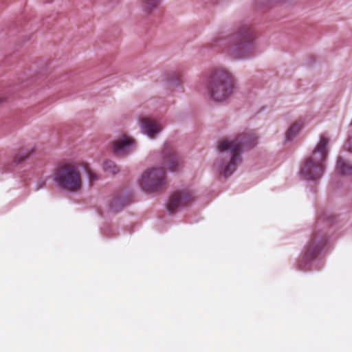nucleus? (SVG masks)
<instances>
[{"mask_svg":"<svg viewBox=\"0 0 352 352\" xmlns=\"http://www.w3.org/2000/svg\"><path fill=\"white\" fill-rule=\"evenodd\" d=\"M254 133L245 132L233 138L221 140L217 146L219 162L218 169L224 177L230 176L241 162L243 148H250L257 142Z\"/></svg>","mask_w":352,"mask_h":352,"instance_id":"f257e3e1","label":"nucleus"},{"mask_svg":"<svg viewBox=\"0 0 352 352\" xmlns=\"http://www.w3.org/2000/svg\"><path fill=\"white\" fill-rule=\"evenodd\" d=\"M205 94L212 102L221 104L228 102L234 95L236 79L225 67L211 69L205 76Z\"/></svg>","mask_w":352,"mask_h":352,"instance_id":"f03ea898","label":"nucleus"},{"mask_svg":"<svg viewBox=\"0 0 352 352\" xmlns=\"http://www.w3.org/2000/svg\"><path fill=\"white\" fill-rule=\"evenodd\" d=\"M227 54L233 59H250L257 56L259 51L258 34L250 25L239 26L229 38Z\"/></svg>","mask_w":352,"mask_h":352,"instance_id":"7ed1b4c3","label":"nucleus"},{"mask_svg":"<svg viewBox=\"0 0 352 352\" xmlns=\"http://www.w3.org/2000/svg\"><path fill=\"white\" fill-rule=\"evenodd\" d=\"M329 140L321 135L319 142L302 161L300 176L307 181H316L321 178L324 168L325 161L329 152Z\"/></svg>","mask_w":352,"mask_h":352,"instance_id":"20e7f679","label":"nucleus"},{"mask_svg":"<svg viewBox=\"0 0 352 352\" xmlns=\"http://www.w3.org/2000/svg\"><path fill=\"white\" fill-rule=\"evenodd\" d=\"M53 180L57 187L67 192H78L82 188L79 166L75 163H63L54 172Z\"/></svg>","mask_w":352,"mask_h":352,"instance_id":"39448f33","label":"nucleus"},{"mask_svg":"<svg viewBox=\"0 0 352 352\" xmlns=\"http://www.w3.org/2000/svg\"><path fill=\"white\" fill-rule=\"evenodd\" d=\"M165 182V171L162 168L152 167L142 173L139 179V185L142 190L151 192L162 187Z\"/></svg>","mask_w":352,"mask_h":352,"instance_id":"423d86ee","label":"nucleus"},{"mask_svg":"<svg viewBox=\"0 0 352 352\" xmlns=\"http://www.w3.org/2000/svg\"><path fill=\"white\" fill-rule=\"evenodd\" d=\"M195 198V193L190 190L184 189L177 191L170 197L167 208L169 212H173L192 203Z\"/></svg>","mask_w":352,"mask_h":352,"instance_id":"0eeeda50","label":"nucleus"},{"mask_svg":"<svg viewBox=\"0 0 352 352\" xmlns=\"http://www.w3.org/2000/svg\"><path fill=\"white\" fill-rule=\"evenodd\" d=\"M135 144V141L133 138L123 135L113 142V151L118 156H126L133 151Z\"/></svg>","mask_w":352,"mask_h":352,"instance_id":"6e6552de","label":"nucleus"},{"mask_svg":"<svg viewBox=\"0 0 352 352\" xmlns=\"http://www.w3.org/2000/svg\"><path fill=\"white\" fill-rule=\"evenodd\" d=\"M142 131L150 138H154L162 129L160 124L148 118H142L138 121Z\"/></svg>","mask_w":352,"mask_h":352,"instance_id":"1a4fd4ad","label":"nucleus"},{"mask_svg":"<svg viewBox=\"0 0 352 352\" xmlns=\"http://www.w3.org/2000/svg\"><path fill=\"white\" fill-rule=\"evenodd\" d=\"M164 162L167 168L171 171H176L183 166V160L172 149L164 151Z\"/></svg>","mask_w":352,"mask_h":352,"instance_id":"9d476101","label":"nucleus"},{"mask_svg":"<svg viewBox=\"0 0 352 352\" xmlns=\"http://www.w3.org/2000/svg\"><path fill=\"white\" fill-rule=\"evenodd\" d=\"M34 153V148L32 147H24L18 150L15 154L13 162L16 164H22L26 161Z\"/></svg>","mask_w":352,"mask_h":352,"instance_id":"9b49d317","label":"nucleus"},{"mask_svg":"<svg viewBox=\"0 0 352 352\" xmlns=\"http://www.w3.org/2000/svg\"><path fill=\"white\" fill-rule=\"evenodd\" d=\"M336 170L342 175L352 176V164L342 157H339L337 162Z\"/></svg>","mask_w":352,"mask_h":352,"instance_id":"f8f14e48","label":"nucleus"},{"mask_svg":"<svg viewBox=\"0 0 352 352\" xmlns=\"http://www.w3.org/2000/svg\"><path fill=\"white\" fill-rule=\"evenodd\" d=\"M302 126L303 124L302 122H294L292 124L285 132V141L289 142L294 140L298 135Z\"/></svg>","mask_w":352,"mask_h":352,"instance_id":"ddd939ff","label":"nucleus"},{"mask_svg":"<svg viewBox=\"0 0 352 352\" xmlns=\"http://www.w3.org/2000/svg\"><path fill=\"white\" fill-rule=\"evenodd\" d=\"M162 0H142V10L146 14H151L160 4Z\"/></svg>","mask_w":352,"mask_h":352,"instance_id":"4468645a","label":"nucleus"},{"mask_svg":"<svg viewBox=\"0 0 352 352\" xmlns=\"http://www.w3.org/2000/svg\"><path fill=\"white\" fill-rule=\"evenodd\" d=\"M103 168L105 171L112 175L116 174L119 172V167L112 161L106 160L103 163Z\"/></svg>","mask_w":352,"mask_h":352,"instance_id":"2eb2a0df","label":"nucleus"},{"mask_svg":"<svg viewBox=\"0 0 352 352\" xmlns=\"http://www.w3.org/2000/svg\"><path fill=\"white\" fill-rule=\"evenodd\" d=\"M320 248L313 242L307 249L305 256L307 259H311L318 252Z\"/></svg>","mask_w":352,"mask_h":352,"instance_id":"dca6fc26","label":"nucleus"},{"mask_svg":"<svg viewBox=\"0 0 352 352\" xmlns=\"http://www.w3.org/2000/svg\"><path fill=\"white\" fill-rule=\"evenodd\" d=\"M123 206L124 204L119 199L112 200L109 205L111 210L113 212H117L118 209Z\"/></svg>","mask_w":352,"mask_h":352,"instance_id":"f3484780","label":"nucleus"},{"mask_svg":"<svg viewBox=\"0 0 352 352\" xmlns=\"http://www.w3.org/2000/svg\"><path fill=\"white\" fill-rule=\"evenodd\" d=\"M87 174L90 181H95L98 178V175L91 170H87Z\"/></svg>","mask_w":352,"mask_h":352,"instance_id":"a211bd4d","label":"nucleus"},{"mask_svg":"<svg viewBox=\"0 0 352 352\" xmlns=\"http://www.w3.org/2000/svg\"><path fill=\"white\" fill-rule=\"evenodd\" d=\"M43 185H44V182H42V184L41 185V186L38 188H40Z\"/></svg>","mask_w":352,"mask_h":352,"instance_id":"6ab92c4d","label":"nucleus"},{"mask_svg":"<svg viewBox=\"0 0 352 352\" xmlns=\"http://www.w3.org/2000/svg\"><path fill=\"white\" fill-rule=\"evenodd\" d=\"M171 75L173 76H175V73H172Z\"/></svg>","mask_w":352,"mask_h":352,"instance_id":"aec40b11","label":"nucleus"},{"mask_svg":"<svg viewBox=\"0 0 352 352\" xmlns=\"http://www.w3.org/2000/svg\"><path fill=\"white\" fill-rule=\"evenodd\" d=\"M2 102V98H0V102Z\"/></svg>","mask_w":352,"mask_h":352,"instance_id":"412c9836","label":"nucleus"}]
</instances>
